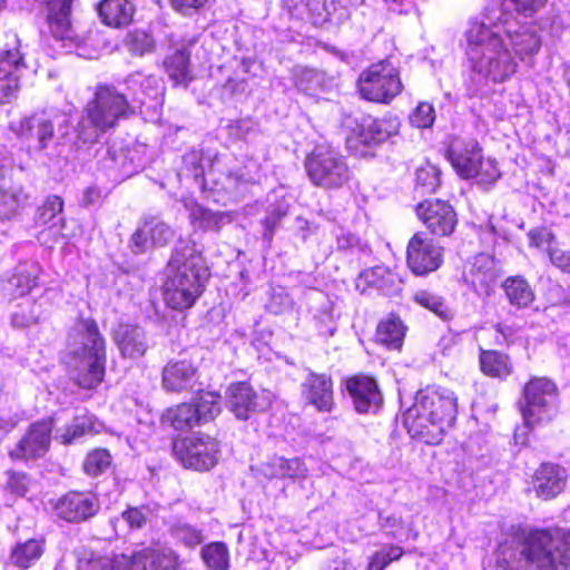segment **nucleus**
<instances>
[{"label": "nucleus", "instance_id": "nucleus-1", "mask_svg": "<svg viewBox=\"0 0 570 570\" xmlns=\"http://www.w3.org/2000/svg\"><path fill=\"white\" fill-rule=\"evenodd\" d=\"M498 562L503 570H570V530L523 532L518 551L507 544L500 547Z\"/></svg>", "mask_w": 570, "mask_h": 570}, {"label": "nucleus", "instance_id": "nucleus-2", "mask_svg": "<svg viewBox=\"0 0 570 570\" xmlns=\"http://www.w3.org/2000/svg\"><path fill=\"white\" fill-rule=\"evenodd\" d=\"M466 57L478 81L503 82L517 72L518 61L500 30L484 18L470 21L465 32Z\"/></svg>", "mask_w": 570, "mask_h": 570}, {"label": "nucleus", "instance_id": "nucleus-3", "mask_svg": "<svg viewBox=\"0 0 570 570\" xmlns=\"http://www.w3.org/2000/svg\"><path fill=\"white\" fill-rule=\"evenodd\" d=\"M209 271L193 240H179L168 263L164 284L166 304L178 311L191 307L205 288Z\"/></svg>", "mask_w": 570, "mask_h": 570}, {"label": "nucleus", "instance_id": "nucleus-4", "mask_svg": "<svg viewBox=\"0 0 570 570\" xmlns=\"http://www.w3.org/2000/svg\"><path fill=\"white\" fill-rule=\"evenodd\" d=\"M456 415V397L448 389L420 391L403 414L407 433L426 444H439Z\"/></svg>", "mask_w": 570, "mask_h": 570}, {"label": "nucleus", "instance_id": "nucleus-5", "mask_svg": "<svg viewBox=\"0 0 570 570\" xmlns=\"http://www.w3.org/2000/svg\"><path fill=\"white\" fill-rule=\"evenodd\" d=\"M67 364L72 381L81 389H94L105 376L106 342L94 320H79L70 330Z\"/></svg>", "mask_w": 570, "mask_h": 570}, {"label": "nucleus", "instance_id": "nucleus-6", "mask_svg": "<svg viewBox=\"0 0 570 570\" xmlns=\"http://www.w3.org/2000/svg\"><path fill=\"white\" fill-rule=\"evenodd\" d=\"M135 106L125 94L110 85H98L92 100L86 107V117L78 127V137L82 142H94L99 132L106 131L117 122L134 114Z\"/></svg>", "mask_w": 570, "mask_h": 570}, {"label": "nucleus", "instance_id": "nucleus-7", "mask_svg": "<svg viewBox=\"0 0 570 570\" xmlns=\"http://www.w3.org/2000/svg\"><path fill=\"white\" fill-rule=\"evenodd\" d=\"M178 564V556L171 549L145 548L131 558L90 554L79 559L78 570H177Z\"/></svg>", "mask_w": 570, "mask_h": 570}, {"label": "nucleus", "instance_id": "nucleus-8", "mask_svg": "<svg viewBox=\"0 0 570 570\" xmlns=\"http://www.w3.org/2000/svg\"><path fill=\"white\" fill-rule=\"evenodd\" d=\"M358 90L363 98L389 104L403 90L400 72L389 60L371 65L358 77Z\"/></svg>", "mask_w": 570, "mask_h": 570}, {"label": "nucleus", "instance_id": "nucleus-9", "mask_svg": "<svg viewBox=\"0 0 570 570\" xmlns=\"http://www.w3.org/2000/svg\"><path fill=\"white\" fill-rule=\"evenodd\" d=\"M311 181L325 189L341 188L351 178V170L343 156L333 149L317 147L305 160Z\"/></svg>", "mask_w": 570, "mask_h": 570}, {"label": "nucleus", "instance_id": "nucleus-10", "mask_svg": "<svg viewBox=\"0 0 570 570\" xmlns=\"http://www.w3.org/2000/svg\"><path fill=\"white\" fill-rule=\"evenodd\" d=\"M173 452L184 468L208 471L217 464L220 448L216 439L203 433H193L175 440Z\"/></svg>", "mask_w": 570, "mask_h": 570}, {"label": "nucleus", "instance_id": "nucleus-11", "mask_svg": "<svg viewBox=\"0 0 570 570\" xmlns=\"http://www.w3.org/2000/svg\"><path fill=\"white\" fill-rule=\"evenodd\" d=\"M525 404L522 409L523 420L528 426L550 421L558 410V390L546 377L532 379L523 390Z\"/></svg>", "mask_w": 570, "mask_h": 570}, {"label": "nucleus", "instance_id": "nucleus-12", "mask_svg": "<svg viewBox=\"0 0 570 570\" xmlns=\"http://www.w3.org/2000/svg\"><path fill=\"white\" fill-rule=\"evenodd\" d=\"M495 30H500L508 43L512 48V55L517 61H531L540 51L542 39L538 28L531 23H520L517 17H508V22H490Z\"/></svg>", "mask_w": 570, "mask_h": 570}, {"label": "nucleus", "instance_id": "nucleus-13", "mask_svg": "<svg viewBox=\"0 0 570 570\" xmlns=\"http://www.w3.org/2000/svg\"><path fill=\"white\" fill-rule=\"evenodd\" d=\"M443 252V247L436 245L424 233H415L407 244V266L415 275H428L440 268Z\"/></svg>", "mask_w": 570, "mask_h": 570}, {"label": "nucleus", "instance_id": "nucleus-14", "mask_svg": "<svg viewBox=\"0 0 570 570\" xmlns=\"http://www.w3.org/2000/svg\"><path fill=\"white\" fill-rule=\"evenodd\" d=\"M53 420L46 419L32 423L22 439L9 452L12 460H32L43 456L51 443Z\"/></svg>", "mask_w": 570, "mask_h": 570}, {"label": "nucleus", "instance_id": "nucleus-15", "mask_svg": "<svg viewBox=\"0 0 570 570\" xmlns=\"http://www.w3.org/2000/svg\"><path fill=\"white\" fill-rule=\"evenodd\" d=\"M353 135L348 137L347 145L353 148L356 144L377 145L397 134L400 122L396 118L377 119L371 115H362L355 120Z\"/></svg>", "mask_w": 570, "mask_h": 570}, {"label": "nucleus", "instance_id": "nucleus-16", "mask_svg": "<svg viewBox=\"0 0 570 570\" xmlns=\"http://www.w3.org/2000/svg\"><path fill=\"white\" fill-rule=\"evenodd\" d=\"M416 215L435 236H449L456 226L453 207L441 199L424 200L416 206Z\"/></svg>", "mask_w": 570, "mask_h": 570}, {"label": "nucleus", "instance_id": "nucleus-17", "mask_svg": "<svg viewBox=\"0 0 570 570\" xmlns=\"http://www.w3.org/2000/svg\"><path fill=\"white\" fill-rule=\"evenodd\" d=\"M99 510L97 498L89 492L70 491L62 495L55 504L58 518L79 523L94 517Z\"/></svg>", "mask_w": 570, "mask_h": 570}, {"label": "nucleus", "instance_id": "nucleus-18", "mask_svg": "<svg viewBox=\"0 0 570 570\" xmlns=\"http://www.w3.org/2000/svg\"><path fill=\"white\" fill-rule=\"evenodd\" d=\"M303 400L320 412L330 413L334 409L333 380L325 373L308 371L301 384Z\"/></svg>", "mask_w": 570, "mask_h": 570}, {"label": "nucleus", "instance_id": "nucleus-19", "mask_svg": "<svg viewBox=\"0 0 570 570\" xmlns=\"http://www.w3.org/2000/svg\"><path fill=\"white\" fill-rule=\"evenodd\" d=\"M346 389L358 413H375L382 405L383 396L376 381L358 374L346 380Z\"/></svg>", "mask_w": 570, "mask_h": 570}, {"label": "nucleus", "instance_id": "nucleus-20", "mask_svg": "<svg viewBox=\"0 0 570 570\" xmlns=\"http://www.w3.org/2000/svg\"><path fill=\"white\" fill-rule=\"evenodd\" d=\"M482 149L473 138L455 137L449 145L448 158L460 177L470 179L476 174V163L482 157Z\"/></svg>", "mask_w": 570, "mask_h": 570}, {"label": "nucleus", "instance_id": "nucleus-21", "mask_svg": "<svg viewBox=\"0 0 570 570\" xmlns=\"http://www.w3.org/2000/svg\"><path fill=\"white\" fill-rule=\"evenodd\" d=\"M227 407L238 420H247L249 416L268 406L269 401L258 395L254 389L245 382L232 384L227 390Z\"/></svg>", "mask_w": 570, "mask_h": 570}, {"label": "nucleus", "instance_id": "nucleus-22", "mask_svg": "<svg viewBox=\"0 0 570 570\" xmlns=\"http://www.w3.org/2000/svg\"><path fill=\"white\" fill-rule=\"evenodd\" d=\"M102 165L114 180H124L138 173L144 167V161L137 149L112 145L107 149Z\"/></svg>", "mask_w": 570, "mask_h": 570}, {"label": "nucleus", "instance_id": "nucleus-23", "mask_svg": "<svg viewBox=\"0 0 570 570\" xmlns=\"http://www.w3.org/2000/svg\"><path fill=\"white\" fill-rule=\"evenodd\" d=\"M463 277L478 295H490L498 278L493 257L483 253L476 255L464 271Z\"/></svg>", "mask_w": 570, "mask_h": 570}, {"label": "nucleus", "instance_id": "nucleus-24", "mask_svg": "<svg viewBox=\"0 0 570 570\" xmlns=\"http://www.w3.org/2000/svg\"><path fill=\"white\" fill-rule=\"evenodd\" d=\"M24 68L18 48L0 50V104L8 102L19 90V72Z\"/></svg>", "mask_w": 570, "mask_h": 570}, {"label": "nucleus", "instance_id": "nucleus-25", "mask_svg": "<svg viewBox=\"0 0 570 570\" xmlns=\"http://www.w3.org/2000/svg\"><path fill=\"white\" fill-rule=\"evenodd\" d=\"M568 474L564 468L553 463H542L534 472L532 488L535 495L550 500L566 488Z\"/></svg>", "mask_w": 570, "mask_h": 570}, {"label": "nucleus", "instance_id": "nucleus-26", "mask_svg": "<svg viewBox=\"0 0 570 570\" xmlns=\"http://www.w3.org/2000/svg\"><path fill=\"white\" fill-rule=\"evenodd\" d=\"M174 237L171 227L157 217L146 218L131 237L132 250L145 253L153 246H165Z\"/></svg>", "mask_w": 570, "mask_h": 570}, {"label": "nucleus", "instance_id": "nucleus-27", "mask_svg": "<svg viewBox=\"0 0 570 570\" xmlns=\"http://www.w3.org/2000/svg\"><path fill=\"white\" fill-rule=\"evenodd\" d=\"M196 382L197 370L189 360H171L163 370V387L167 391L181 392Z\"/></svg>", "mask_w": 570, "mask_h": 570}, {"label": "nucleus", "instance_id": "nucleus-28", "mask_svg": "<svg viewBox=\"0 0 570 570\" xmlns=\"http://www.w3.org/2000/svg\"><path fill=\"white\" fill-rule=\"evenodd\" d=\"M114 341L124 357H142L147 350V337L142 328L130 324H120L114 332Z\"/></svg>", "mask_w": 570, "mask_h": 570}, {"label": "nucleus", "instance_id": "nucleus-29", "mask_svg": "<svg viewBox=\"0 0 570 570\" xmlns=\"http://www.w3.org/2000/svg\"><path fill=\"white\" fill-rule=\"evenodd\" d=\"M37 278L38 266L21 264L12 276L0 281V293L12 298L24 296L37 285Z\"/></svg>", "mask_w": 570, "mask_h": 570}, {"label": "nucleus", "instance_id": "nucleus-30", "mask_svg": "<svg viewBox=\"0 0 570 570\" xmlns=\"http://www.w3.org/2000/svg\"><path fill=\"white\" fill-rule=\"evenodd\" d=\"M547 0H503L502 3L490 6L485 9V19L490 22L504 21L508 22V17H515L523 14L524 17L531 16L544 6Z\"/></svg>", "mask_w": 570, "mask_h": 570}, {"label": "nucleus", "instance_id": "nucleus-31", "mask_svg": "<svg viewBox=\"0 0 570 570\" xmlns=\"http://www.w3.org/2000/svg\"><path fill=\"white\" fill-rule=\"evenodd\" d=\"M20 135L27 139H36L38 149L47 148L53 138L52 118L46 112L26 118L20 124Z\"/></svg>", "mask_w": 570, "mask_h": 570}, {"label": "nucleus", "instance_id": "nucleus-32", "mask_svg": "<svg viewBox=\"0 0 570 570\" xmlns=\"http://www.w3.org/2000/svg\"><path fill=\"white\" fill-rule=\"evenodd\" d=\"M36 223L38 226L48 228L55 238L61 236L65 224L63 200L61 197L56 195L47 197L37 210Z\"/></svg>", "mask_w": 570, "mask_h": 570}, {"label": "nucleus", "instance_id": "nucleus-33", "mask_svg": "<svg viewBox=\"0 0 570 570\" xmlns=\"http://www.w3.org/2000/svg\"><path fill=\"white\" fill-rule=\"evenodd\" d=\"M185 206L189 213V220L195 228L217 232L224 225L233 222V214L229 212H213L195 202L186 203Z\"/></svg>", "mask_w": 570, "mask_h": 570}, {"label": "nucleus", "instance_id": "nucleus-34", "mask_svg": "<svg viewBox=\"0 0 570 570\" xmlns=\"http://www.w3.org/2000/svg\"><path fill=\"white\" fill-rule=\"evenodd\" d=\"M135 7L129 0H102L98 4L101 21L110 27H121L130 23Z\"/></svg>", "mask_w": 570, "mask_h": 570}, {"label": "nucleus", "instance_id": "nucleus-35", "mask_svg": "<svg viewBox=\"0 0 570 570\" xmlns=\"http://www.w3.org/2000/svg\"><path fill=\"white\" fill-rule=\"evenodd\" d=\"M127 85L132 90L131 105H144L147 98L156 99L163 90L159 78L156 76H144L140 72L132 73L127 78Z\"/></svg>", "mask_w": 570, "mask_h": 570}, {"label": "nucleus", "instance_id": "nucleus-36", "mask_svg": "<svg viewBox=\"0 0 570 570\" xmlns=\"http://www.w3.org/2000/svg\"><path fill=\"white\" fill-rule=\"evenodd\" d=\"M45 552L42 540L29 539L18 542L10 552L9 561L14 567L27 570L35 566Z\"/></svg>", "mask_w": 570, "mask_h": 570}, {"label": "nucleus", "instance_id": "nucleus-37", "mask_svg": "<svg viewBox=\"0 0 570 570\" xmlns=\"http://www.w3.org/2000/svg\"><path fill=\"white\" fill-rule=\"evenodd\" d=\"M504 294L512 306L524 308L534 299V292L522 276H510L503 284Z\"/></svg>", "mask_w": 570, "mask_h": 570}, {"label": "nucleus", "instance_id": "nucleus-38", "mask_svg": "<svg viewBox=\"0 0 570 570\" xmlns=\"http://www.w3.org/2000/svg\"><path fill=\"white\" fill-rule=\"evenodd\" d=\"M405 327L400 318L390 316L377 325L376 341L389 350H400L403 345Z\"/></svg>", "mask_w": 570, "mask_h": 570}, {"label": "nucleus", "instance_id": "nucleus-39", "mask_svg": "<svg viewBox=\"0 0 570 570\" xmlns=\"http://www.w3.org/2000/svg\"><path fill=\"white\" fill-rule=\"evenodd\" d=\"M28 195L19 185H10L0 188V218L9 219L17 215L27 204Z\"/></svg>", "mask_w": 570, "mask_h": 570}, {"label": "nucleus", "instance_id": "nucleus-40", "mask_svg": "<svg viewBox=\"0 0 570 570\" xmlns=\"http://www.w3.org/2000/svg\"><path fill=\"white\" fill-rule=\"evenodd\" d=\"M189 56L187 48H183L165 59V70L175 85L186 86L190 81Z\"/></svg>", "mask_w": 570, "mask_h": 570}, {"label": "nucleus", "instance_id": "nucleus-41", "mask_svg": "<svg viewBox=\"0 0 570 570\" xmlns=\"http://www.w3.org/2000/svg\"><path fill=\"white\" fill-rule=\"evenodd\" d=\"M163 421L179 431L189 430L200 424L197 410L193 403H181L168 409L163 415Z\"/></svg>", "mask_w": 570, "mask_h": 570}, {"label": "nucleus", "instance_id": "nucleus-42", "mask_svg": "<svg viewBox=\"0 0 570 570\" xmlns=\"http://www.w3.org/2000/svg\"><path fill=\"white\" fill-rule=\"evenodd\" d=\"M169 534L177 542L188 549H195L205 541L202 529H198L183 520H176L169 525Z\"/></svg>", "mask_w": 570, "mask_h": 570}, {"label": "nucleus", "instance_id": "nucleus-43", "mask_svg": "<svg viewBox=\"0 0 570 570\" xmlns=\"http://www.w3.org/2000/svg\"><path fill=\"white\" fill-rule=\"evenodd\" d=\"M200 557L208 570H228L229 550L224 542L215 541L202 548Z\"/></svg>", "mask_w": 570, "mask_h": 570}, {"label": "nucleus", "instance_id": "nucleus-44", "mask_svg": "<svg viewBox=\"0 0 570 570\" xmlns=\"http://www.w3.org/2000/svg\"><path fill=\"white\" fill-rule=\"evenodd\" d=\"M191 403L197 410L200 424L214 420L222 411L220 395L214 392H202Z\"/></svg>", "mask_w": 570, "mask_h": 570}, {"label": "nucleus", "instance_id": "nucleus-45", "mask_svg": "<svg viewBox=\"0 0 570 570\" xmlns=\"http://www.w3.org/2000/svg\"><path fill=\"white\" fill-rule=\"evenodd\" d=\"M99 429L96 426L94 416L83 414L76 416L72 423L58 438L61 440V443L70 444L82 435L97 433Z\"/></svg>", "mask_w": 570, "mask_h": 570}, {"label": "nucleus", "instance_id": "nucleus-46", "mask_svg": "<svg viewBox=\"0 0 570 570\" xmlns=\"http://www.w3.org/2000/svg\"><path fill=\"white\" fill-rule=\"evenodd\" d=\"M40 316V306L31 301L26 299L16 306L11 314V324L16 328L30 327L38 323Z\"/></svg>", "mask_w": 570, "mask_h": 570}, {"label": "nucleus", "instance_id": "nucleus-47", "mask_svg": "<svg viewBox=\"0 0 570 570\" xmlns=\"http://www.w3.org/2000/svg\"><path fill=\"white\" fill-rule=\"evenodd\" d=\"M480 363L482 371L488 375L502 377L510 374V363L508 356L499 352H482Z\"/></svg>", "mask_w": 570, "mask_h": 570}, {"label": "nucleus", "instance_id": "nucleus-48", "mask_svg": "<svg viewBox=\"0 0 570 570\" xmlns=\"http://www.w3.org/2000/svg\"><path fill=\"white\" fill-rule=\"evenodd\" d=\"M309 12L320 21L331 17L342 18L345 13L343 0H307Z\"/></svg>", "mask_w": 570, "mask_h": 570}, {"label": "nucleus", "instance_id": "nucleus-49", "mask_svg": "<svg viewBox=\"0 0 570 570\" xmlns=\"http://www.w3.org/2000/svg\"><path fill=\"white\" fill-rule=\"evenodd\" d=\"M440 170L432 164L420 166L415 173L416 190L423 194L435 193L440 186Z\"/></svg>", "mask_w": 570, "mask_h": 570}, {"label": "nucleus", "instance_id": "nucleus-50", "mask_svg": "<svg viewBox=\"0 0 570 570\" xmlns=\"http://www.w3.org/2000/svg\"><path fill=\"white\" fill-rule=\"evenodd\" d=\"M278 470L267 471V478H305L307 469L305 464L297 458L286 460L284 458H275Z\"/></svg>", "mask_w": 570, "mask_h": 570}, {"label": "nucleus", "instance_id": "nucleus-51", "mask_svg": "<svg viewBox=\"0 0 570 570\" xmlns=\"http://www.w3.org/2000/svg\"><path fill=\"white\" fill-rule=\"evenodd\" d=\"M475 167L476 174L472 175L471 178H474L479 185L491 186L501 177L498 163L491 157L484 158L482 156Z\"/></svg>", "mask_w": 570, "mask_h": 570}, {"label": "nucleus", "instance_id": "nucleus-52", "mask_svg": "<svg viewBox=\"0 0 570 570\" xmlns=\"http://www.w3.org/2000/svg\"><path fill=\"white\" fill-rule=\"evenodd\" d=\"M111 464V455L105 449H96L87 454L83 470L90 476L104 473Z\"/></svg>", "mask_w": 570, "mask_h": 570}, {"label": "nucleus", "instance_id": "nucleus-53", "mask_svg": "<svg viewBox=\"0 0 570 570\" xmlns=\"http://www.w3.org/2000/svg\"><path fill=\"white\" fill-rule=\"evenodd\" d=\"M402 554L403 549L401 547L384 546L370 558L367 570H384L391 562L399 560Z\"/></svg>", "mask_w": 570, "mask_h": 570}, {"label": "nucleus", "instance_id": "nucleus-54", "mask_svg": "<svg viewBox=\"0 0 570 570\" xmlns=\"http://www.w3.org/2000/svg\"><path fill=\"white\" fill-rule=\"evenodd\" d=\"M125 46L132 55L142 56L153 50L154 40L147 32L135 30L127 35Z\"/></svg>", "mask_w": 570, "mask_h": 570}, {"label": "nucleus", "instance_id": "nucleus-55", "mask_svg": "<svg viewBox=\"0 0 570 570\" xmlns=\"http://www.w3.org/2000/svg\"><path fill=\"white\" fill-rule=\"evenodd\" d=\"M414 301L421 306L432 311L439 317L445 320L450 316V309L442 299L428 291H419L414 295Z\"/></svg>", "mask_w": 570, "mask_h": 570}, {"label": "nucleus", "instance_id": "nucleus-56", "mask_svg": "<svg viewBox=\"0 0 570 570\" xmlns=\"http://www.w3.org/2000/svg\"><path fill=\"white\" fill-rule=\"evenodd\" d=\"M435 120V111L431 104L420 102L410 115L411 124L416 128H429Z\"/></svg>", "mask_w": 570, "mask_h": 570}, {"label": "nucleus", "instance_id": "nucleus-57", "mask_svg": "<svg viewBox=\"0 0 570 570\" xmlns=\"http://www.w3.org/2000/svg\"><path fill=\"white\" fill-rule=\"evenodd\" d=\"M380 524L382 529L393 538H400L401 531L404 528V521L401 517L395 514H380Z\"/></svg>", "mask_w": 570, "mask_h": 570}, {"label": "nucleus", "instance_id": "nucleus-58", "mask_svg": "<svg viewBox=\"0 0 570 570\" xmlns=\"http://www.w3.org/2000/svg\"><path fill=\"white\" fill-rule=\"evenodd\" d=\"M551 263L564 273L570 274V252L562 248H549Z\"/></svg>", "mask_w": 570, "mask_h": 570}, {"label": "nucleus", "instance_id": "nucleus-59", "mask_svg": "<svg viewBox=\"0 0 570 570\" xmlns=\"http://www.w3.org/2000/svg\"><path fill=\"white\" fill-rule=\"evenodd\" d=\"M124 520L132 529H140L146 523V515L138 508H129L122 512Z\"/></svg>", "mask_w": 570, "mask_h": 570}, {"label": "nucleus", "instance_id": "nucleus-60", "mask_svg": "<svg viewBox=\"0 0 570 570\" xmlns=\"http://www.w3.org/2000/svg\"><path fill=\"white\" fill-rule=\"evenodd\" d=\"M530 245L543 248L546 245H550L553 239L552 234L548 229H532L529 232Z\"/></svg>", "mask_w": 570, "mask_h": 570}, {"label": "nucleus", "instance_id": "nucleus-61", "mask_svg": "<svg viewBox=\"0 0 570 570\" xmlns=\"http://www.w3.org/2000/svg\"><path fill=\"white\" fill-rule=\"evenodd\" d=\"M8 487L13 493L24 495L28 490V478L21 473H11Z\"/></svg>", "mask_w": 570, "mask_h": 570}, {"label": "nucleus", "instance_id": "nucleus-62", "mask_svg": "<svg viewBox=\"0 0 570 570\" xmlns=\"http://www.w3.org/2000/svg\"><path fill=\"white\" fill-rule=\"evenodd\" d=\"M320 570H357L355 564L347 558L335 557L325 561Z\"/></svg>", "mask_w": 570, "mask_h": 570}, {"label": "nucleus", "instance_id": "nucleus-63", "mask_svg": "<svg viewBox=\"0 0 570 570\" xmlns=\"http://www.w3.org/2000/svg\"><path fill=\"white\" fill-rule=\"evenodd\" d=\"M293 304L292 298L287 294H275L272 296L269 308L274 314H282L291 308Z\"/></svg>", "mask_w": 570, "mask_h": 570}, {"label": "nucleus", "instance_id": "nucleus-64", "mask_svg": "<svg viewBox=\"0 0 570 570\" xmlns=\"http://www.w3.org/2000/svg\"><path fill=\"white\" fill-rule=\"evenodd\" d=\"M207 0H170L175 10L187 14L190 10L202 8Z\"/></svg>", "mask_w": 570, "mask_h": 570}]
</instances>
